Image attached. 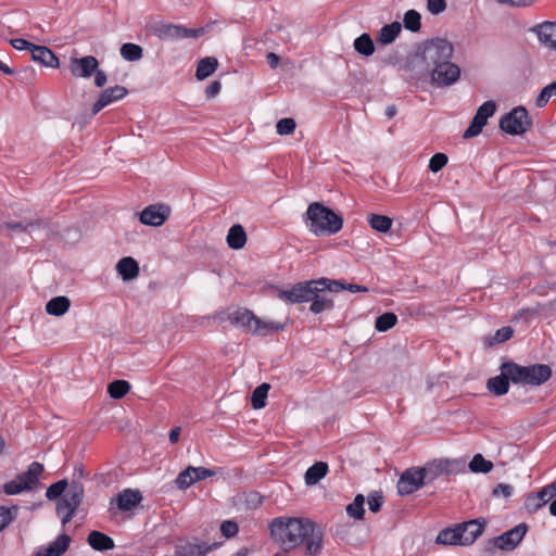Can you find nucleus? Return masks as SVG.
Wrapping results in <instances>:
<instances>
[{
  "mask_svg": "<svg viewBox=\"0 0 556 556\" xmlns=\"http://www.w3.org/2000/svg\"><path fill=\"white\" fill-rule=\"evenodd\" d=\"M501 4H507L510 7H529L536 0H496Z\"/></svg>",
  "mask_w": 556,
  "mask_h": 556,
  "instance_id": "61",
  "label": "nucleus"
},
{
  "mask_svg": "<svg viewBox=\"0 0 556 556\" xmlns=\"http://www.w3.org/2000/svg\"><path fill=\"white\" fill-rule=\"evenodd\" d=\"M226 240L231 249H242L247 242V233L244 228L239 224L231 226L228 230Z\"/></svg>",
  "mask_w": 556,
  "mask_h": 556,
  "instance_id": "30",
  "label": "nucleus"
},
{
  "mask_svg": "<svg viewBox=\"0 0 556 556\" xmlns=\"http://www.w3.org/2000/svg\"><path fill=\"white\" fill-rule=\"evenodd\" d=\"M169 212L166 205H149L140 213L139 219L144 225L160 227L167 220Z\"/></svg>",
  "mask_w": 556,
  "mask_h": 556,
  "instance_id": "17",
  "label": "nucleus"
},
{
  "mask_svg": "<svg viewBox=\"0 0 556 556\" xmlns=\"http://www.w3.org/2000/svg\"><path fill=\"white\" fill-rule=\"evenodd\" d=\"M116 271L124 281L132 280L139 275V265L135 258L126 256L117 262Z\"/></svg>",
  "mask_w": 556,
  "mask_h": 556,
  "instance_id": "25",
  "label": "nucleus"
},
{
  "mask_svg": "<svg viewBox=\"0 0 556 556\" xmlns=\"http://www.w3.org/2000/svg\"><path fill=\"white\" fill-rule=\"evenodd\" d=\"M552 97L549 96L548 91L545 89V87L541 90L540 94L536 97L535 99V105L538 108H543L546 105V103L548 102V100L551 99Z\"/></svg>",
  "mask_w": 556,
  "mask_h": 556,
  "instance_id": "63",
  "label": "nucleus"
},
{
  "mask_svg": "<svg viewBox=\"0 0 556 556\" xmlns=\"http://www.w3.org/2000/svg\"><path fill=\"white\" fill-rule=\"evenodd\" d=\"M453 52L454 47L446 39L434 38L427 40L418 47L416 53L409 61V66L413 71H416L417 78H421L424 77V73L451 60Z\"/></svg>",
  "mask_w": 556,
  "mask_h": 556,
  "instance_id": "2",
  "label": "nucleus"
},
{
  "mask_svg": "<svg viewBox=\"0 0 556 556\" xmlns=\"http://www.w3.org/2000/svg\"><path fill=\"white\" fill-rule=\"evenodd\" d=\"M2 490L7 495H16L22 492H27L26 488L22 484L17 477L9 482H5L2 486Z\"/></svg>",
  "mask_w": 556,
  "mask_h": 556,
  "instance_id": "52",
  "label": "nucleus"
},
{
  "mask_svg": "<svg viewBox=\"0 0 556 556\" xmlns=\"http://www.w3.org/2000/svg\"><path fill=\"white\" fill-rule=\"evenodd\" d=\"M485 520L483 518L469 520L458 525L462 534L463 546L471 545L484 530Z\"/></svg>",
  "mask_w": 556,
  "mask_h": 556,
  "instance_id": "19",
  "label": "nucleus"
},
{
  "mask_svg": "<svg viewBox=\"0 0 556 556\" xmlns=\"http://www.w3.org/2000/svg\"><path fill=\"white\" fill-rule=\"evenodd\" d=\"M513 334H514V330L511 327H509V326L502 327L488 341V344L493 345V344H497V343H503V342L509 340L513 337Z\"/></svg>",
  "mask_w": 556,
  "mask_h": 556,
  "instance_id": "51",
  "label": "nucleus"
},
{
  "mask_svg": "<svg viewBox=\"0 0 556 556\" xmlns=\"http://www.w3.org/2000/svg\"><path fill=\"white\" fill-rule=\"evenodd\" d=\"M11 45L13 48H15L16 50H31V46H34V43L25 40V39H22V38H17V39H11L10 40Z\"/></svg>",
  "mask_w": 556,
  "mask_h": 556,
  "instance_id": "60",
  "label": "nucleus"
},
{
  "mask_svg": "<svg viewBox=\"0 0 556 556\" xmlns=\"http://www.w3.org/2000/svg\"><path fill=\"white\" fill-rule=\"evenodd\" d=\"M121 55L126 61L135 62L142 58L143 50L140 46L128 42L121 47Z\"/></svg>",
  "mask_w": 556,
  "mask_h": 556,
  "instance_id": "40",
  "label": "nucleus"
},
{
  "mask_svg": "<svg viewBox=\"0 0 556 556\" xmlns=\"http://www.w3.org/2000/svg\"><path fill=\"white\" fill-rule=\"evenodd\" d=\"M71 306V301L67 296L60 295L52 298L46 304V312L51 316H63Z\"/></svg>",
  "mask_w": 556,
  "mask_h": 556,
  "instance_id": "29",
  "label": "nucleus"
},
{
  "mask_svg": "<svg viewBox=\"0 0 556 556\" xmlns=\"http://www.w3.org/2000/svg\"><path fill=\"white\" fill-rule=\"evenodd\" d=\"M425 484L419 468H409L403 472L397 481V492L400 495H409Z\"/></svg>",
  "mask_w": 556,
  "mask_h": 556,
  "instance_id": "14",
  "label": "nucleus"
},
{
  "mask_svg": "<svg viewBox=\"0 0 556 556\" xmlns=\"http://www.w3.org/2000/svg\"><path fill=\"white\" fill-rule=\"evenodd\" d=\"M453 463L448 459H435L427 463L419 470L425 483H430L443 475L450 473L453 469Z\"/></svg>",
  "mask_w": 556,
  "mask_h": 556,
  "instance_id": "15",
  "label": "nucleus"
},
{
  "mask_svg": "<svg viewBox=\"0 0 556 556\" xmlns=\"http://www.w3.org/2000/svg\"><path fill=\"white\" fill-rule=\"evenodd\" d=\"M215 476V471L205 467L188 466L176 478L175 484L179 490H186L193 483Z\"/></svg>",
  "mask_w": 556,
  "mask_h": 556,
  "instance_id": "12",
  "label": "nucleus"
},
{
  "mask_svg": "<svg viewBox=\"0 0 556 556\" xmlns=\"http://www.w3.org/2000/svg\"><path fill=\"white\" fill-rule=\"evenodd\" d=\"M486 386L495 395H504L509 390V380L505 375V371L501 370V375L490 378Z\"/></svg>",
  "mask_w": 556,
  "mask_h": 556,
  "instance_id": "34",
  "label": "nucleus"
},
{
  "mask_svg": "<svg viewBox=\"0 0 556 556\" xmlns=\"http://www.w3.org/2000/svg\"><path fill=\"white\" fill-rule=\"evenodd\" d=\"M130 390V384L126 380H115L108 386V393L112 399L119 400Z\"/></svg>",
  "mask_w": 556,
  "mask_h": 556,
  "instance_id": "41",
  "label": "nucleus"
},
{
  "mask_svg": "<svg viewBox=\"0 0 556 556\" xmlns=\"http://www.w3.org/2000/svg\"><path fill=\"white\" fill-rule=\"evenodd\" d=\"M539 492L540 496H542L547 504L554 496H556V481L545 485Z\"/></svg>",
  "mask_w": 556,
  "mask_h": 556,
  "instance_id": "58",
  "label": "nucleus"
},
{
  "mask_svg": "<svg viewBox=\"0 0 556 556\" xmlns=\"http://www.w3.org/2000/svg\"><path fill=\"white\" fill-rule=\"evenodd\" d=\"M30 53L35 62L52 68L59 67V59L45 46H31Z\"/></svg>",
  "mask_w": 556,
  "mask_h": 556,
  "instance_id": "24",
  "label": "nucleus"
},
{
  "mask_svg": "<svg viewBox=\"0 0 556 556\" xmlns=\"http://www.w3.org/2000/svg\"><path fill=\"white\" fill-rule=\"evenodd\" d=\"M498 125L506 134L519 136L531 128L532 122L525 106H516L501 117Z\"/></svg>",
  "mask_w": 556,
  "mask_h": 556,
  "instance_id": "6",
  "label": "nucleus"
},
{
  "mask_svg": "<svg viewBox=\"0 0 556 556\" xmlns=\"http://www.w3.org/2000/svg\"><path fill=\"white\" fill-rule=\"evenodd\" d=\"M435 542L442 545H462L463 540L458 526L455 528H446L439 532Z\"/></svg>",
  "mask_w": 556,
  "mask_h": 556,
  "instance_id": "32",
  "label": "nucleus"
},
{
  "mask_svg": "<svg viewBox=\"0 0 556 556\" xmlns=\"http://www.w3.org/2000/svg\"><path fill=\"white\" fill-rule=\"evenodd\" d=\"M492 462L484 459L481 454H476L469 463V469L472 472L488 473L492 470Z\"/></svg>",
  "mask_w": 556,
  "mask_h": 556,
  "instance_id": "46",
  "label": "nucleus"
},
{
  "mask_svg": "<svg viewBox=\"0 0 556 556\" xmlns=\"http://www.w3.org/2000/svg\"><path fill=\"white\" fill-rule=\"evenodd\" d=\"M421 15L416 10H408L404 14L403 23L407 30L413 33L419 31L421 27Z\"/></svg>",
  "mask_w": 556,
  "mask_h": 556,
  "instance_id": "43",
  "label": "nucleus"
},
{
  "mask_svg": "<svg viewBox=\"0 0 556 556\" xmlns=\"http://www.w3.org/2000/svg\"><path fill=\"white\" fill-rule=\"evenodd\" d=\"M319 289L316 280L299 282L293 285L289 290L278 289L276 296L289 304H298L309 302L313 296V291Z\"/></svg>",
  "mask_w": 556,
  "mask_h": 556,
  "instance_id": "8",
  "label": "nucleus"
},
{
  "mask_svg": "<svg viewBox=\"0 0 556 556\" xmlns=\"http://www.w3.org/2000/svg\"><path fill=\"white\" fill-rule=\"evenodd\" d=\"M87 541L89 545L96 551L103 552L114 548L113 539L100 531H91L88 534Z\"/></svg>",
  "mask_w": 556,
  "mask_h": 556,
  "instance_id": "27",
  "label": "nucleus"
},
{
  "mask_svg": "<svg viewBox=\"0 0 556 556\" xmlns=\"http://www.w3.org/2000/svg\"><path fill=\"white\" fill-rule=\"evenodd\" d=\"M218 61L216 58L206 56L199 61L195 76L199 80H203L211 76L217 68Z\"/></svg>",
  "mask_w": 556,
  "mask_h": 556,
  "instance_id": "35",
  "label": "nucleus"
},
{
  "mask_svg": "<svg viewBox=\"0 0 556 556\" xmlns=\"http://www.w3.org/2000/svg\"><path fill=\"white\" fill-rule=\"evenodd\" d=\"M508 380L516 384H526V366H520L514 362H505L501 366Z\"/></svg>",
  "mask_w": 556,
  "mask_h": 556,
  "instance_id": "28",
  "label": "nucleus"
},
{
  "mask_svg": "<svg viewBox=\"0 0 556 556\" xmlns=\"http://www.w3.org/2000/svg\"><path fill=\"white\" fill-rule=\"evenodd\" d=\"M218 546V543L208 544L198 538L186 539L176 544L175 556H206Z\"/></svg>",
  "mask_w": 556,
  "mask_h": 556,
  "instance_id": "10",
  "label": "nucleus"
},
{
  "mask_svg": "<svg viewBox=\"0 0 556 556\" xmlns=\"http://www.w3.org/2000/svg\"><path fill=\"white\" fill-rule=\"evenodd\" d=\"M552 377V369L548 365L534 364L526 366V384L541 386Z\"/></svg>",
  "mask_w": 556,
  "mask_h": 556,
  "instance_id": "20",
  "label": "nucleus"
},
{
  "mask_svg": "<svg viewBox=\"0 0 556 556\" xmlns=\"http://www.w3.org/2000/svg\"><path fill=\"white\" fill-rule=\"evenodd\" d=\"M321 292H324L321 289L313 291L314 298L309 301L312 302L309 309L314 314H320L333 307V301L330 298L320 294Z\"/></svg>",
  "mask_w": 556,
  "mask_h": 556,
  "instance_id": "31",
  "label": "nucleus"
},
{
  "mask_svg": "<svg viewBox=\"0 0 556 556\" xmlns=\"http://www.w3.org/2000/svg\"><path fill=\"white\" fill-rule=\"evenodd\" d=\"M429 76L430 83L439 88L448 87L455 84L460 77V68L452 62V59L439 64L429 72L424 73V77Z\"/></svg>",
  "mask_w": 556,
  "mask_h": 556,
  "instance_id": "7",
  "label": "nucleus"
},
{
  "mask_svg": "<svg viewBox=\"0 0 556 556\" xmlns=\"http://www.w3.org/2000/svg\"><path fill=\"white\" fill-rule=\"evenodd\" d=\"M98 66V60L92 55H87L71 59L70 71L74 77L89 78Z\"/></svg>",
  "mask_w": 556,
  "mask_h": 556,
  "instance_id": "18",
  "label": "nucleus"
},
{
  "mask_svg": "<svg viewBox=\"0 0 556 556\" xmlns=\"http://www.w3.org/2000/svg\"><path fill=\"white\" fill-rule=\"evenodd\" d=\"M296 127L295 121L290 117L281 118L276 124L277 134L280 136L291 135Z\"/></svg>",
  "mask_w": 556,
  "mask_h": 556,
  "instance_id": "49",
  "label": "nucleus"
},
{
  "mask_svg": "<svg viewBox=\"0 0 556 556\" xmlns=\"http://www.w3.org/2000/svg\"><path fill=\"white\" fill-rule=\"evenodd\" d=\"M127 93L128 90L124 86L119 85L103 90L92 106L91 116L97 115L102 109L110 105L111 103L124 99Z\"/></svg>",
  "mask_w": 556,
  "mask_h": 556,
  "instance_id": "16",
  "label": "nucleus"
},
{
  "mask_svg": "<svg viewBox=\"0 0 556 556\" xmlns=\"http://www.w3.org/2000/svg\"><path fill=\"white\" fill-rule=\"evenodd\" d=\"M513 492L514 488L510 484L500 483L493 489L492 494L495 497L508 498L513 495Z\"/></svg>",
  "mask_w": 556,
  "mask_h": 556,
  "instance_id": "56",
  "label": "nucleus"
},
{
  "mask_svg": "<svg viewBox=\"0 0 556 556\" xmlns=\"http://www.w3.org/2000/svg\"><path fill=\"white\" fill-rule=\"evenodd\" d=\"M328 472V465L324 462H317L311 466L305 472V483L314 485L318 483Z\"/></svg>",
  "mask_w": 556,
  "mask_h": 556,
  "instance_id": "33",
  "label": "nucleus"
},
{
  "mask_svg": "<svg viewBox=\"0 0 556 556\" xmlns=\"http://www.w3.org/2000/svg\"><path fill=\"white\" fill-rule=\"evenodd\" d=\"M153 34L162 40H178L182 38H197L203 34V29L187 28L174 24H160L153 28Z\"/></svg>",
  "mask_w": 556,
  "mask_h": 556,
  "instance_id": "9",
  "label": "nucleus"
},
{
  "mask_svg": "<svg viewBox=\"0 0 556 556\" xmlns=\"http://www.w3.org/2000/svg\"><path fill=\"white\" fill-rule=\"evenodd\" d=\"M318 282V288L323 291L328 290L330 292H340L344 290V282L340 280H331L328 278H320L316 280Z\"/></svg>",
  "mask_w": 556,
  "mask_h": 556,
  "instance_id": "50",
  "label": "nucleus"
},
{
  "mask_svg": "<svg viewBox=\"0 0 556 556\" xmlns=\"http://www.w3.org/2000/svg\"><path fill=\"white\" fill-rule=\"evenodd\" d=\"M34 225H35L34 223H28V224L17 223V222L4 223L5 228H8L10 230H14V231H21V232L29 231V228L33 227Z\"/></svg>",
  "mask_w": 556,
  "mask_h": 556,
  "instance_id": "59",
  "label": "nucleus"
},
{
  "mask_svg": "<svg viewBox=\"0 0 556 556\" xmlns=\"http://www.w3.org/2000/svg\"><path fill=\"white\" fill-rule=\"evenodd\" d=\"M495 111V102L492 100L485 101L478 108L470 125L465 130L463 137L467 139L478 136L482 131L483 126L486 124L488 118L493 116Z\"/></svg>",
  "mask_w": 556,
  "mask_h": 556,
  "instance_id": "11",
  "label": "nucleus"
},
{
  "mask_svg": "<svg viewBox=\"0 0 556 556\" xmlns=\"http://www.w3.org/2000/svg\"><path fill=\"white\" fill-rule=\"evenodd\" d=\"M304 220L309 232L315 236L334 235L343 226L342 217L319 202L308 205Z\"/></svg>",
  "mask_w": 556,
  "mask_h": 556,
  "instance_id": "3",
  "label": "nucleus"
},
{
  "mask_svg": "<svg viewBox=\"0 0 556 556\" xmlns=\"http://www.w3.org/2000/svg\"><path fill=\"white\" fill-rule=\"evenodd\" d=\"M45 467L38 462H33L26 471L17 475V479L21 480L22 484L26 488L27 492L35 490L40 482V478L43 473Z\"/></svg>",
  "mask_w": 556,
  "mask_h": 556,
  "instance_id": "21",
  "label": "nucleus"
},
{
  "mask_svg": "<svg viewBox=\"0 0 556 556\" xmlns=\"http://www.w3.org/2000/svg\"><path fill=\"white\" fill-rule=\"evenodd\" d=\"M271 539L286 552L304 544L308 555H317L323 547L321 528L307 518L277 517L269 523Z\"/></svg>",
  "mask_w": 556,
  "mask_h": 556,
  "instance_id": "1",
  "label": "nucleus"
},
{
  "mask_svg": "<svg viewBox=\"0 0 556 556\" xmlns=\"http://www.w3.org/2000/svg\"><path fill=\"white\" fill-rule=\"evenodd\" d=\"M85 489L81 482L72 481L65 494L56 503V514L63 526L74 517L76 509L84 500Z\"/></svg>",
  "mask_w": 556,
  "mask_h": 556,
  "instance_id": "5",
  "label": "nucleus"
},
{
  "mask_svg": "<svg viewBox=\"0 0 556 556\" xmlns=\"http://www.w3.org/2000/svg\"><path fill=\"white\" fill-rule=\"evenodd\" d=\"M397 316L394 313L388 312L376 318L375 327L378 331L384 332L395 326Z\"/></svg>",
  "mask_w": 556,
  "mask_h": 556,
  "instance_id": "45",
  "label": "nucleus"
},
{
  "mask_svg": "<svg viewBox=\"0 0 556 556\" xmlns=\"http://www.w3.org/2000/svg\"><path fill=\"white\" fill-rule=\"evenodd\" d=\"M67 480H60L55 483H52L46 492V496L48 500L53 501L59 498L64 492L68 489Z\"/></svg>",
  "mask_w": 556,
  "mask_h": 556,
  "instance_id": "47",
  "label": "nucleus"
},
{
  "mask_svg": "<svg viewBox=\"0 0 556 556\" xmlns=\"http://www.w3.org/2000/svg\"><path fill=\"white\" fill-rule=\"evenodd\" d=\"M402 25L399 22L384 25L378 34V41L382 45L392 43L401 33Z\"/></svg>",
  "mask_w": 556,
  "mask_h": 556,
  "instance_id": "36",
  "label": "nucleus"
},
{
  "mask_svg": "<svg viewBox=\"0 0 556 556\" xmlns=\"http://www.w3.org/2000/svg\"><path fill=\"white\" fill-rule=\"evenodd\" d=\"M222 89V85L218 80H215L213 83H211L206 90H205V94L207 98H214L215 96H217L219 93Z\"/></svg>",
  "mask_w": 556,
  "mask_h": 556,
  "instance_id": "62",
  "label": "nucleus"
},
{
  "mask_svg": "<svg viewBox=\"0 0 556 556\" xmlns=\"http://www.w3.org/2000/svg\"><path fill=\"white\" fill-rule=\"evenodd\" d=\"M447 155L444 153H435L429 161V169L432 173L440 172L447 164Z\"/></svg>",
  "mask_w": 556,
  "mask_h": 556,
  "instance_id": "53",
  "label": "nucleus"
},
{
  "mask_svg": "<svg viewBox=\"0 0 556 556\" xmlns=\"http://www.w3.org/2000/svg\"><path fill=\"white\" fill-rule=\"evenodd\" d=\"M220 531L225 538L230 539L237 535L239 527L237 522L226 520L220 525Z\"/></svg>",
  "mask_w": 556,
  "mask_h": 556,
  "instance_id": "55",
  "label": "nucleus"
},
{
  "mask_svg": "<svg viewBox=\"0 0 556 556\" xmlns=\"http://www.w3.org/2000/svg\"><path fill=\"white\" fill-rule=\"evenodd\" d=\"M545 501L540 496V492L530 493L525 502V507L530 513H535L545 505Z\"/></svg>",
  "mask_w": 556,
  "mask_h": 556,
  "instance_id": "48",
  "label": "nucleus"
},
{
  "mask_svg": "<svg viewBox=\"0 0 556 556\" xmlns=\"http://www.w3.org/2000/svg\"><path fill=\"white\" fill-rule=\"evenodd\" d=\"M142 500L139 491L126 489L116 498L119 510L127 511L137 506Z\"/></svg>",
  "mask_w": 556,
  "mask_h": 556,
  "instance_id": "26",
  "label": "nucleus"
},
{
  "mask_svg": "<svg viewBox=\"0 0 556 556\" xmlns=\"http://www.w3.org/2000/svg\"><path fill=\"white\" fill-rule=\"evenodd\" d=\"M368 224L370 227L379 232H388L392 227V219L386 215L370 214L368 215Z\"/></svg>",
  "mask_w": 556,
  "mask_h": 556,
  "instance_id": "38",
  "label": "nucleus"
},
{
  "mask_svg": "<svg viewBox=\"0 0 556 556\" xmlns=\"http://www.w3.org/2000/svg\"><path fill=\"white\" fill-rule=\"evenodd\" d=\"M354 49L364 56H370L375 52V45L368 34H362L354 40Z\"/></svg>",
  "mask_w": 556,
  "mask_h": 556,
  "instance_id": "37",
  "label": "nucleus"
},
{
  "mask_svg": "<svg viewBox=\"0 0 556 556\" xmlns=\"http://www.w3.org/2000/svg\"><path fill=\"white\" fill-rule=\"evenodd\" d=\"M228 319L232 325L247 328L249 331L261 336L283 329L278 323L262 320L248 308H237L230 312Z\"/></svg>",
  "mask_w": 556,
  "mask_h": 556,
  "instance_id": "4",
  "label": "nucleus"
},
{
  "mask_svg": "<svg viewBox=\"0 0 556 556\" xmlns=\"http://www.w3.org/2000/svg\"><path fill=\"white\" fill-rule=\"evenodd\" d=\"M541 43L556 50V22H544L533 28Z\"/></svg>",
  "mask_w": 556,
  "mask_h": 556,
  "instance_id": "23",
  "label": "nucleus"
},
{
  "mask_svg": "<svg viewBox=\"0 0 556 556\" xmlns=\"http://www.w3.org/2000/svg\"><path fill=\"white\" fill-rule=\"evenodd\" d=\"M528 527L519 523L494 539V545L502 551H513L526 535Z\"/></svg>",
  "mask_w": 556,
  "mask_h": 556,
  "instance_id": "13",
  "label": "nucleus"
},
{
  "mask_svg": "<svg viewBox=\"0 0 556 556\" xmlns=\"http://www.w3.org/2000/svg\"><path fill=\"white\" fill-rule=\"evenodd\" d=\"M270 386L266 382L255 388L251 396V405L254 409H261L266 405V397Z\"/></svg>",
  "mask_w": 556,
  "mask_h": 556,
  "instance_id": "39",
  "label": "nucleus"
},
{
  "mask_svg": "<svg viewBox=\"0 0 556 556\" xmlns=\"http://www.w3.org/2000/svg\"><path fill=\"white\" fill-rule=\"evenodd\" d=\"M427 9L431 14L438 15L446 9V0H427Z\"/></svg>",
  "mask_w": 556,
  "mask_h": 556,
  "instance_id": "57",
  "label": "nucleus"
},
{
  "mask_svg": "<svg viewBox=\"0 0 556 556\" xmlns=\"http://www.w3.org/2000/svg\"><path fill=\"white\" fill-rule=\"evenodd\" d=\"M367 502H368L369 510L372 513H378L383 503L382 493L377 492V491L371 492L367 497Z\"/></svg>",
  "mask_w": 556,
  "mask_h": 556,
  "instance_id": "54",
  "label": "nucleus"
},
{
  "mask_svg": "<svg viewBox=\"0 0 556 556\" xmlns=\"http://www.w3.org/2000/svg\"><path fill=\"white\" fill-rule=\"evenodd\" d=\"M364 503L365 497L362 494H358L355 496L354 501L346 506V513L351 518L361 520L364 517L365 509H364Z\"/></svg>",
  "mask_w": 556,
  "mask_h": 556,
  "instance_id": "42",
  "label": "nucleus"
},
{
  "mask_svg": "<svg viewBox=\"0 0 556 556\" xmlns=\"http://www.w3.org/2000/svg\"><path fill=\"white\" fill-rule=\"evenodd\" d=\"M71 544V538L67 534L59 535L48 546L40 547L34 556H62Z\"/></svg>",
  "mask_w": 556,
  "mask_h": 556,
  "instance_id": "22",
  "label": "nucleus"
},
{
  "mask_svg": "<svg viewBox=\"0 0 556 556\" xmlns=\"http://www.w3.org/2000/svg\"><path fill=\"white\" fill-rule=\"evenodd\" d=\"M94 85L99 88L103 87L108 81V76L102 70H96L94 72Z\"/></svg>",
  "mask_w": 556,
  "mask_h": 556,
  "instance_id": "64",
  "label": "nucleus"
},
{
  "mask_svg": "<svg viewBox=\"0 0 556 556\" xmlns=\"http://www.w3.org/2000/svg\"><path fill=\"white\" fill-rule=\"evenodd\" d=\"M17 513V505H12L11 507L0 505V532L16 518Z\"/></svg>",
  "mask_w": 556,
  "mask_h": 556,
  "instance_id": "44",
  "label": "nucleus"
}]
</instances>
